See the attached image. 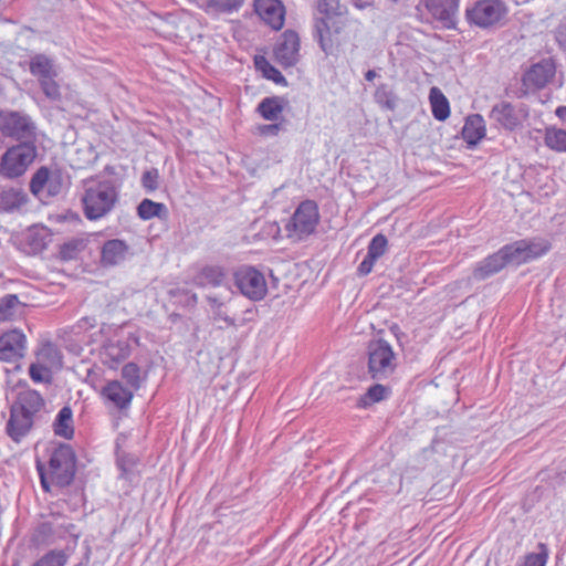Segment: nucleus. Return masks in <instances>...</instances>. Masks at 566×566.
<instances>
[{"label": "nucleus", "instance_id": "1", "mask_svg": "<svg viewBox=\"0 0 566 566\" xmlns=\"http://www.w3.org/2000/svg\"><path fill=\"white\" fill-rule=\"evenodd\" d=\"M81 201L86 219L98 220L114 209L118 200V190L113 180L87 179L84 180Z\"/></svg>", "mask_w": 566, "mask_h": 566}, {"label": "nucleus", "instance_id": "2", "mask_svg": "<svg viewBox=\"0 0 566 566\" xmlns=\"http://www.w3.org/2000/svg\"><path fill=\"white\" fill-rule=\"evenodd\" d=\"M41 486L45 492H52L49 478L52 479L53 485L63 488L70 485L75 474V457L69 446L57 448L50 459V472L44 473L38 463Z\"/></svg>", "mask_w": 566, "mask_h": 566}, {"label": "nucleus", "instance_id": "3", "mask_svg": "<svg viewBox=\"0 0 566 566\" xmlns=\"http://www.w3.org/2000/svg\"><path fill=\"white\" fill-rule=\"evenodd\" d=\"M460 0H420L416 17L420 22H438L443 29H455Z\"/></svg>", "mask_w": 566, "mask_h": 566}, {"label": "nucleus", "instance_id": "4", "mask_svg": "<svg viewBox=\"0 0 566 566\" xmlns=\"http://www.w3.org/2000/svg\"><path fill=\"white\" fill-rule=\"evenodd\" d=\"M35 413V391L20 392L11 407L7 423L8 434L19 442L32 428Z\"/></svg>", "mask_w": 566, "mask_h": 566}, {"label": "nucleus", "instance_id": "5", "mask_svg": "<svg viewBox=\"0 0 566 566\" xmlns=\"http://www.w3.org/2000/svg\"><path fill=\"white\" fill-rule=\"evenodd\" d=\"M368 373L375 380H385L396 370L397 357L392 347L384 339L369 342L367 347Z\"/></svg>", "mask_w": 566, "mask_h": 566}, {"label": "nucleus", "instance_id": "6", "mask_svg": "<svg viewBox=\"0 0 566 566\" xmlns=\"http://www.w3.org/2000/svg\"><path fill=\"white\" fill-rule=\"evenodd\" d=\"M507 14V7L502 0H474L465 9L467 21L481 29L499 24Z\"/></svg>", "mask_w": 566, "mask_h": 566}, {"label": "nucleus", "instance_id": "7", "mask_svg": "<svg viewBox=\"0 0 566 566\" xmlns=\"http://www.w3.org/2000/svg\"><path fill=\"white\" fill-rule=\"evenodd\" d=\"M319 221L318 207L313 200L302 201L285 226L287 237L302 240L312 234Z\"/></svg>", "mask_w": 566, "mask_h": 566}, {"label": "nucleus", "instance_id": "8", "mask_svg": "<svg viewBox=\"0 0 566 566\" xmlns=\"http://www.w3.org/2000/svg\"><path fill=\"white\" fill-rule=\"evenodd\" d=\"M61 67L52 59L38 54V84L44 96L53 103L61 102Z\"/></svg>", "mask_w": 566, "mask_h": 566}, {"label": "nucleus", "instance_id": "9", "mask_svg": "<svg viewBox=\"0 0 566 566\" xmlns=\"http://www.w3.org/2000/svg\"><path fill=\"white\" fill-rule=\"evenodd\" d=\"M238 290L251 301H261L268 293L264 275L253 266L242 265L233 272Z\"/></svg>", "mask_w": 566, "mask_h": 566}, {"label": "nucleus", "instance_id": "10", "mask_svg": "<svg viewBox=\"0 0 566 566\" xmlns=\"http://www.w3.org/2000/svg\"><path fill=\"white\" fill-rule=\"evenodd\" d=\"M35 158V147L20 144L6 151L0 161V175L14 178L22 175Z\"/></svg>", "mask_w": 566, "mask_h": 566}, {"label": "nucleus", "instance_id": "11", "mask_svg": "<svg viewBox=\"0 0 566 566\" xmlns=\"http://www.w3.org/2000/svg\"><path fill=\"white\" fill-rule=\"evenodd\" d=\"M62 353L50 340H43L38 349V382L50 384L53 374L62 368Z\"/></svg>", "mask_w": 566, "mask_h": 566}, {"label": "nucleus", "instance_id": "12", "mask_svg": "<svg viewBox=\"0 0 566 566\" xmlns=\"http://www.w3.org/2000/svg\"><path fill=\"white\" fill-rule=\"evenodd\" d=\"M527 116L528 112L525 106H515L506 101L496 103L489 115L490 119L509 132H513L520 127Z\"/></svg>", "mask_w": 566, "mask_h": 566}, {"label": "nucleus", "instance_id": "13", "mask_svg": "<svg viewBox=\"0 0 566 566\" xmlns=\"http://www.w3.org/2000/svg\"><path fill=\"white\" fill-rule=\"evenodd\" d=\"M551 249V243L541 238L531 240H518L512 244L504 245V251L510 252L513 263L521 264L537 259Z\"/></svg>", "mask_w": 566, "mask_h": 566}, {"label": "nucleus", "instance_id": "14", "mask_svg": "<svg viewBox=\"0 0 566 566\" xmlns=\"http://www.w3.org/2000/svg\"><path fill=\"white\" fill-rule=\"evenodd\" d=\"M556 67L552 59H543L533 64L522 77L523 93L545 87L554 77Z\"/></svg>", "mask_w": 566, "mask_h": 566}, {"label": "nucleus", "instance_id": "15", "mask_svg": "<svg viewBox=\"0 0 566 566\" xmlns=\"http://www.w3.org/2000/svg\"><path fill=\"white\" fill-rule=\"evenodd\" d=\"M276 62L283 67H292L300 61V36L293 30H285L274 48Z\"/></svg>", "mask_w": 566, "mask_h": 566}, {"label": "nucleus", "instance_id": "16", "mask_svg": "<svg viewBox=\"0 0 566 566\" xmlns=\"http://www.w3.org/2000/svg\"><path fill=\"white\" fill-rule=\"evenodd\" d=\"M63 188L62 171L57 168L49 169L41 167L38 169V199L44 205L50 197L57 196Z\"/></svg>", "mask_w": 566, "mask_h": 566}, {"label": "nucleus", "instance_id": "17", "mask_svg": "<svg viewBox=\"0 0 566 566\" xmlns=\"http://www.w3.org/2000/svg\"><path fill=\"white\" fill-rule=\"evenodd\" d=\"M25 336L18 329L9 331L0 336V360L14 361L23 357L25 352Z\"/></svg>", "mask_w": 566, "mask_h": 566}, {"label": "nucleus", "instance_id": "18", "mask_svg": "<svg viewBox=\"0 0 566 566\" xmlns=\"http://www.w3.org/2000/svg\"><path fill=\"white\" fill-rule=\"evenodd\" d=\"M0 129L10 137L22 139L31 134V123L29 118L17 112L0 113Z\"/></svg>", "mask_w": 566, "mask_h": 566}, {"label": "nucleus", "instance_id": "19", "mask_svg": "<svg viewBox=\"0 0 566 566\" xmlns=\"http://www.w3.org/2000/svg\"><path fill=\"white\" fill-rule=\"evenodd\" d=\"M507 263H513L510 252L504 251V247L483 261L479 262L473 270V277L478 281L485 280L499 273Z\"/></svg>", "mask_w": 566, "mask_h": 566}, {"label": "nucleus", "instance_id": "20", "mask_svg": "<svg viewBox=\"0 0 566 566\" xmlns=\"http://www.w3.org/2000/svg\"><path fill=\"white\" fill-rule=\"evenodd\" d=\"M255 11L261 19L279 30L284 23V7L279 0H255Z\"/></svg>", "mask_w": 566, "mask_h": 566}, {"label": "nucleus", "instance_id": "21", "mask_svg": "<svg viewBox=\"0 0 566 566\" xmlns=\"http://www.w3.org/2000/svg\"><path fill=\"white\" fill-rule=\"evenodd\" d=\"M130 355V347L125 340L109 342L102 352L103 363L109 368H116L117 365L128 358Z\"/></svg>", "mask_w": 566, "mask_h": 566}, {"label": "nucleus", "instance_id": "22", "mask_svg": "<svg viewBox=\"0 0 566 566\" xmlns=\"http://www.w3.org/2000/svg\"><path fill=\"white\" fill-rule=\"evenodd\" d=\"M128 245L118 239H112L104 243L102 248V263L106 266L119 264L125 260Z\"/></svg>", "mask_w": 566, "mask_h": 566}, {"label": "nucleus", "instance_id": "23", "mask_svg": "<svg viewBox=\"0 0 566 566\" xmlns=\"http://www.w3.org/2000/svg\"><path fill=\"white\" fill-rule=\"evenodd\" d=\"M486 133L485 123L480 114L470 115L462 128V137L469 145H476Z\"/></svg>", "mask_w": 566, "mask_h": 566}, {"label": "nucleus", "instance_id": "24", "mask_svg": "<svg viewBox=\"0 0 566 566\" xmlns=\"http://www.w3.org/2000/svg\"><path fill=\"white\" fill-rule=\"evenodd\" d=\"M103 395L120 409L126 408L133 399V392L118 380L109 381L104 387Z\"/></svg>", "mask_w": 566, "mask_h": 566}, {"label": "nucleus", "instance_id": "25", "mask_svg": "<svg viewBox=\"0 0 566 566\" xmlns=\"http://www.w3.org/2000/svg\"><path fill=\"white\" fill-rule=\"evenodd\" d=\"M54 433L64 439H72L74 436L73 411L70 406H64L53 422Z\"/></svg>", "mask_w": 566, "mask_h": 566}, {"label": "nucleus", "instance_id": "26", "mask_svg": "<svg viewBox=\"0 0 566 566\" xmlns=\"http://www.w3.org/2000/svg\"><path fill=\"white\" fill-rule=\"evenodd\" d=\"M227 277V271L220 265H207L201 269L196 277V282L200 286L211 285L220 286Z\"/></svg>", "mask_w": 566, "mask_h": 566}, {"label": "nucleus", "instance_id": "27", "mask_svg": "<svg viewBox=\"0 0 566 566\" xmlns=\"http://www.w3.org/2000/svg\"><path fill=\"white\" fill-rule=\"evenodd\" d=\"M429 101L432 115L437 120L443 122L450 116L449 101L440 88L436 86L430 88Z\"/></svg>", "mask_w": 566, "mask_h": 566}, {"label": "nucleus", "instance_id": "28", "mask_svg": "<svg viewBox=\"0 0 566 566\" xmlns=\"http://www.w3.org/2000/svg\"><path fill=\"white\" fill-rule=\"evenodd\" d=\"M284 98L272 96L263 98L258 105V112L266 120H276L284 109Z\"/></svg>", "mask_w": 566, "mask_h": 566}, {"label": "nucleus", "instance_id": "29", "mask_svg": "<svg viewBox=\"0 0 566 566\" xmlns=\"http://www.w3.org/2000/svg\"><path fill=\"white\" fill-rule=\"evenodd\" d=\"M167 207L161 202L144 199L137 207V216L143 220H150L155 217L164 219L167 217Z\"/></svg>", "mask_w": 566, "mask_h": 566}, {"label": "nucleus", "instance_id": "30", "mask_svg": "<svg viewBox=\"0 0 566 566\" xmlns=\"http://www.w3.org/2000/svg\"><path fill=\"white\" fill-rule=\"evenodd\" d=\"M87 239L82 237L71 238L60 247V258L63 261L75 260L86 249Z\"/></svg>", "mask_w": 566, "mask_h": 566}, {"label": "nucleus", "instance_id": "31", "mask_svg": "<svg viewBox=\"0 0 566 566\" xmlns=\"http://www.w3.org/2000/svg\"><path fill=\"white\" fill-rule=\"evenodd\" d=\"M545 145L557 153H566V130L555 126H548L544 133Z\"/></svg>", "mask_w": 566, "mask_h": 566}, {"label": "nucleus", "instance_id": "32", "mask_svg": "<svg viewBox=\"0 0 566 566\" xmlns=\"http://www.w3.org/2000/svg\"><path fill=\"white\" fill-rule=\"evenodd\" d=\"M201 8L208 13H230L237 11L243 0H202Z\"/></svg>", "mask_w": 566, "mask_h": 566}, {"label": "nucleus", "instance_id": "33", "mask_svg": "<svg viewBox=\"0 0 566 566\" xmlns=\"http://www.w3.org/2000/svg\"><path fill=\"white\" fill-rule=\"evenodd\" d=\"M314 38L317 40L321 49L328 54L333 49V41L331 38V30L327 21L324 18L316 19L314 25Z\"/></svg>", "mask_w": 566, "mask_h": 566}, {"label": "nucleus", "instance_id": "34", "mask_svg": "<svg viewBox=\"0 0 566 566\" xmlns=\"http://www.w3.org/2000/svg\"><path fill=\"white\" fill-rule=\"evenodd\" d=\"M20 304L18 296L14 294H8L0 298V323L11 321L15 316Z\"/></svg>", "mask_w": 566, "mask_h": 566}, {"label": "nucleus", "instance_id": "35", "mask_svg": "<svg viewBox=\"0 0 566 566\" xmlns=\"http://www.w3.org/2000/svg\"><path fill=\"white\" fill-rule=\"evenodd\" d=\"M0 202L6 210L18 209L25 202V196L18 189H9L1 192Z\"/></svg>", "mask_w": 566, "mask_h": 566}, {"label": "nucleus", "instance_id": "36", "mask_svg": "<svg viewBox=\"0 0 566 566\" xmlns=\"http://www.w3.org/2000/svg\"><path fill=\"white\" fill-rule=\"evenodd\" d=\"M387 394V387L380 384L374 385L367 390V392L363 397H360L358 406L365 408L371 403L379 402L386 398Z\"/></svg>", "mask_w": 566, "mask_h": 566}, {"label": "nucleus", "instance_id": "37", "mask_svg": "<svg viewBox=\"0 0 566 566\" xmlns=\"http://www.w3.org/2000/svg\"><path fill=\"white\" fill-rule=\"evenodd\" d=\"M375 101L384 108L394 111L397 106V96L386 84H381L375 92Z\"/></svg>", "mask_w": 566, "mask_h": 566}, {"label": "nucleus", "instance_id": "38", "mask_svg": "<svg viewBox=\"0 0 566 566\" xmlns=\"http://www.w3.org/2000/svg\"><path fill=\"white\" fill-rule=\"evenodd\" d=\"M122 377L134 389H139L142 385V370L135 363H127L122 369Z\"/></svg>", "mask_w": 566, "mask_h": 566}, {"label": "nucleus", "instance_id": "39", "mask_svg": "<svg viewBox=\"0 0 566 566\" xmlns=\"http://www.w3.org/2000/svg\"><path fill=\"white\" fill-rule=\"evenodd\" d=\"M387 245V238L381 233L376 234L368 244L367 254L370 255V259L378 260L380 256L385 254Z\"/></svg>", "mask_w": 566, "mask_h": 566}, {"label": "nucleus", "instance_id": "40", "mask_svg": "<svg viewBox=\"0 0 566 566\" xmlns=\"http://www.w3.org/2000/svg\"><path fill=\"white\" fill-rule=\"evenodd\" d=\"M255 65L262 70L264 76L275 83H285L282 73L272 66L264 57H255Z\"/></svg>", "mask_w": 566, "mask_h": 566}, {"label": "nucleus", "instance_id": "41", "mask_svg": "<svg viewBox=\"0 0 566 566\" xmlns=\"http://www.w3.org/2000/svg\"><path fill=\"white\" fill-rule=\"evenodd\" d=\"M538 552L531 553L525 558L524 566H545L548 557V548L545 544L539 543Z\"/></svg>", "mask_w": 566, "mask_h": 566}, {"label": "nucleus", "instance_id": "42", "mask_svg": "<svg viewBox=\"0 0 566 566\" xmlns=\"http://www.w3.org/2000/svg\"><path fill=\"white\" fill-rule=\"evenodd\" d=\"M66 560L67 555L63 551H51L38 560V566H64Z\"/></svg>", "mask_w": 566, "mask_h": 566}, {"label": "nucleus", "instance_id": "43", "mask_svg": "<svg viewBox=\"0 0 566 566\" xmlns=\"http://www.w3.org/2000/svg\"><path fill=\"white\" fill-rule=\"evenodd\" d=\"M142 186L148 191L153 192L159 187V171L157 168H150L142 175Z\"/></svg>", "mask_w": 566, "mask_h": 566}, {"label": "nucleus", "instance_id": "44", "mask_svg": "<svg viewBox=\"0 0 566 566\" xmlns=\"http://www.w3.org/2000/svg\"><path fill=\"white\" fill-rule=\"evenodd\" d=\"M316 7L321 13L337 14L339 11V0H316Z\"/></svg>", "mask_w": 566, "mask_h": 566}, {"label": "nucleus", "instance_id": "45", "mask_svg": "<svg viewBox=\"0 0 566 566\" xmlns=\"http://www.w3.org/2000/svg\"><path fill=\"white\" fill-rule=\"evenodd\" d=\"M282 129V123L264 124L258 127V132L262 136H276Z\"/></svg>", "mask_w": 566, "mask_h": 566}, {"label": "nucleus", "instance_id": "46", "mask_svg": "<svg viewBox=\"0 0 566 566\" xmlns=\"http://www.w3.org/2000/svg\"><path fill=\"white\" fill-rule=\"evenodd\" d=\"M212 318L214 322L222 321L223 323H226L227 326L235 325V319L228 315L224 307H220L212 311Z\"/></svg>", "mask_w": 566, "mask_h": 566}, {"label": "nucleus", "instance_id": "47", "mask_svg": "<svg viewBox=\"0 0 566 566\" xmlns=\"http://www.w3.org/2000/svg\"><path fill=\"white\" fill-rule=\"evenodd\" d=\"M377 259H370L369 254H366L365 259L360 262L357 268V273L360 276L369 274L376 263Z\"/></svg>", "mask_w": 566, "mask_h": 566}, {"label": "nucleus", "instance_id": "48", "mask_svg": "<svg viewBox=\"0 0 566 566\" xmlns=\"http://www.w3.org/2000/svg\"><path fill=\"white\" fill-rule=\"evenodd\" d=\"M207 302L210 305L211 312L217 310V308L224 307V302L219 300L217 296L208 295L207 296Z\"/></svg>", "mask_w": 566, "mask_h": 566}, {"label": "nucleus", "instance_id": "49", "mask_svg": "<svg viewBox=\"0 0 566 566\" xmlns=\"http://www.w3.org/2000/svg\"><path fill=\"white\" fill-rule=\"evenodd\" d=\"M555 114L558 118L565 119L566 118V106H558L555 111Z\"/></svg>", "mask_w": 566, "mask_h": 566}, {"label": "nucleus", "instance_id": "50", "mask_svg": "<svg viewBox=\"0 0 566 566\" xmlns=\"http://www.w3.org/2000/svg\"><path fill=\"white\" fill-rule=\"evenodd\" d=\"M35 188H36V185H35V174L32 175V177L30 178V181H29V189L31 191L32 195L35 196Z\"/></svg>", "mask_w": 566, "mask_h": 566}, {"label": "nucleus", "instance_id": "51", "mask_svg": "<svg viewBox=\"0 0 566 566\" xmlns=\"http://www.w3.org/2000/svg\"><path fill=\"white\" fill-rule=\"evenodd\" d=\"M376 77H377V73L374 70H368L365 73V80L368 81V82L374 81Z\"/></svg>", "mask_w": 566, "mask_h": 566}, {"label": "nucleus", "instance_id": "52", "mask_svg": "<svg viewBox=\"0 0 566 566\" xmlns=\"http://www.w3.org/2000/svg\"><path fill=\"white\" fill-rule=\"evenodd\" d=\"M35 374H36V370H35V363H31L30 366H29V376L30 378L35 381Z\"/></svg>", "mask_w": 566, "mask_h": 566}, {"label": "nucleus", "instance_id": "53", "mask_svg": "<svg viewBox=\"0 0 566 566\" xmlns=\"http://www.w3.org/2000/svg\"><path fill=\"white\" fill-rule=\"evenodd\" d=\"M197 301H198V297H197V294L192 293L188 296L187 298V304L188 305H196L197 304Z\"/></svg>", "mask_w": 566, "mask_h": 566}, {"label": "nucleus", "instance_id": "54", "mask_svg": "<svg viewBox=\"0 0 566 566\" xmlns=\"http://www.w3.org/2000/svg\"><path fill=\"white\" fill-rule=\"evenodd\" d=\"M36 403H38V411H40L41 407H43L45 405L44 399L39 394H38Z\"/></svg>", "mask_w": 566, "mask_h": 566}, {"label": "nucleus", "instance_id": "55", "mask_svg": "<svg viewBox=\"0 0 566 566\" xmlns=\"http://www.w3.org/2000/svg\"><path fill=\"white\" fill-rule=\"evenodd\" d=\"M29 66L31 73L35 74V62L31 60Z\"/></svg>", "mask_w": 566, "mask_h": 566}, {"label": "nucleus", "instance_id": "56", "mask_svg": "<svg viewBox=\"0 0 566 566\" xmlns=\"http://www.w3.org/2000/svg\"><path fill=\"white\" fill-rule=\"evenodd\" d=\"M523 2H528L530 0H522Z\"/></svg>", "mask_w": 566, "mask_h": 566}, {"label": "nucleus", "instance_id": "57", "mask_svg": "<svg viewBox=\"0 0 566 566\" xmlns=\"http://www.w3.org/2000/svg\"><path fill=\"white\" fill-rule=\"evenodd\" d=\"M76 566H82V564H78V565H76Z\"/></svg>", "mask_w": 566, "mask_h": 566}]
</instances>
